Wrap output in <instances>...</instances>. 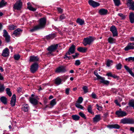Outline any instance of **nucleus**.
Here are the masks:
<instances>
[{
    "instance_id": "1",
    "label": "nucleus",
    "mask_w": 134,
    "mask_h": 134,
    "mask_svg": "<svg viewBox=\"0 0 134 134\" xmlns=\"http://www.w3.org/2000/svg\"><path fill=\"white\" fill-rule=\"evenodd\" d=\"M46 23V20L45 18H41L39 21V23L38 25L34 27L30 30L31 32L35 31L37 30L42 29L45 27Z\"/></svg>"
},
{
    "instance_id": "2",
    "label": "nucleus",
    "mask_w": 134,
    "mask_h": 134,
    "mask_svg": "<svg viewBox=\"0 0 134 134\" xmlns=\"http://www.w3.org/2000/svg\"><path fill=\"white\" fill-rule=\"evenodd\" d=\"M58 45L57 44L52 45L49 47L47 49L48 52L47 54L49 56L53 55V52L57 48Z\"/></svg>"
},
{
    "instance_id": "3",
    "label": "nucleus",
    "mask_w": 134,
    "mask_h": 134,
    "mask_svg": "<svg viewBox=\"0 0 134 134\" xmlns=\"http://www.w3.org/2000/svg\"><path fill=\"white\" fill-rule=\"evenodd\" d=\"M95 39V38L91 36L85 38L83 42V43L84 46H86L87 44H91Z\"/></svg>"
},
{
    "instance_id": "4",
    "label": "nucleus",
    "mask_w": 134,
    "mask_h": 134,
    "mask_svg": "<svg viewBox=\"0 0 134 134\" xmlns=\"http://www.w3.org/2000/svg\"><path fill=\"white\" fill-rule=\"evenodd\" d=\"M120 123L123 124H134V120L130 118H125L121 119Z\"/></svg>"
},
{
    "instance_id": "5",
    "label": "nucleus",
    "mask_w": 134,
    "mask_h": 134,
    "mask_svg": "<svg viewBox=\"0 0 134 134\" xmlns=\"http://www.w3.org/2000/svg\"><path fill=\"white\" fill-rule=\"evenodd\" d=\"M22 3L21 0H19L17 1L14 6V9L17 10H20L21 8Z\"/></svg>"
},
{
    "instance_id": "6",
    "label": "nucleus",
    "mask_w": 134,
    "mask_h": 134,
    "mask_svg": "<svg viewBox=\"0 0 134 134\" xmlns=\"http://www.w3.org/2000/svg\"><path fill=\"white\" fill-rule=\"evenodd\" d=\"M126 4L130 9L134 10V2L132 0H126Z\"/></svg>"
},
{
    "instance_id": "7",
    "label": "nucleus",
    "mask_w": 134,
    "mask_h": 134,
    "mask_svg": "<svg viewBox=\"0 0 134 134\" xmlns=\"http://www.w3.org/2000/svg\"><path fill=\"white\" fill-rule=\"evenodd\" d=\"M115 114L117 115L118 117H123L125 116L126 115V113L124 111L121 110V109H120V110L116 112Z\"/></svg>"
},
{
    "instance_id": "8",
    "label": "nucleus",
    "mask_w": 134,
    "mask_h": 134,
    "mask_svg": "<svg viewBox=\"0 0 134 134\" xmlns=\"http://www.w3.org/2000/svg\"><path fill=\"white\" fill-rule=\"evenodd\" d=\"M38 65L37 64L35 63L32 64L31 66L30 70L32 73L35 72L37 70Z\"/></svg>"
},
{
    "instance_id": "9",
    "label": "nucleus",
    "mask_w": 134,
    "mask_h": 134,
    "mask_svg": "<svg viewBox=\"0 0 134 134\" xmlns=\"http://www.w3.org/2000/svg\"><path fill=\"white\" fill-rule=\"evenodd\" d=\"M88 3L90 5L93 7H98L100 5L99 3L95 2L92 0H89L88 1Z\"/></svg>"
},
{
    "instance_id": "10",
    "label": "nucleus",
    "mask_w": 134,
    "mask_h": 134,
    "mask_svg": "<svg viewBox=\"0 0 134 134\" xmlns=\"http://www.w3.org/2000/svg\"><path fill=\"white\" fill-rule=\"evenodd\" d=\"M110 30L113 33V36L114 37L117 36L116 29L115 26H112L110 28Z\"/></svg>"
},
{
    "instance_id": "11",
    "label": "nucleus",
    "mask_w": 134,
    "mask_h": 134,
    "mask_svg": "<svg viewBox=\"0 0 134 134\" xmlns=\"http://www.w3.org/2000/svg\"><path fill=\"white\" fill-rule=\"evenodd\" d=\"M98 79L100 80V83L105 85H108L109 83V81L105 80L104 77H102L101 76L97 79V80Z\"/></svg>"
},
{
    "instance_id": "12",
    "label": "nucleus",
    "mask_w": 134,
    "mask_h": 134,
    "mask_svg": "<svg viewBox=\"0 0 134 134\" xmlns=\"http://www.w3.org/2000/svg\"><path fill=\"white\" fill-rule=\"evenodd\" d=\"M9 50L7 48H5L3 51L2 55L3 56L6 57L9 56Z\"/></svg>"
},
{
    "instance_id": "13",
    "label": "nucleus",
    "mask_w": 134,
    "mask_h": 134,
    "mask_svg": "<svg viewBox=\"0 0 134 134\" xmlns=\"http://www.w3.org/2000/svg\"><path fill=\"white\" fill-rule=\"evenodd\" d=\"M22 109L25 112H27L29 109L28 105L26 104H24L22 105Z\"/></svg>"
},
{
    "instance_id": "14",
    "label": "nucleus",
    "mask_w": 134,
    "mask_h": 134,
    "mask_svg": "<svg viewBox=\"0 0 134 134\" xmlns=\"http://www.w3.org/2000/svg\"><path fill=\"white\" fill-rule=\"evenodd\" d=\"M16 101V96L15 94H14L12 96L10 101V104L13 107L15 106Z\"/></svg>"
},
{
    "instance_id": "15",
    "label": "nucleus",
    "mask_w": 134,
    "mask_h": 134,
    "mask_svg": "<svg viewBox=\"0 0 134 134\" xmlns=\"http://www.w3.org/2000/svg\"><path fill=\"white\" fill-rule=\"evenodd\" d=\"M108 12V10L104 9H100L99 11V14L102 15H105L107 14Z\"/></svg>"
},
{
    "instance_id": "16",
    "label": "nucleus",
    "mask_w": 134,
    "mask_h": 134,
    "mask_svg": "<svg viewBox=\"0 0 134 134\" xmlns=\"http://www.w3.org/2000/svg\"><path fill=\"white\" fill-rule=\"evenodd\" d=\"M66 70L65 68L63 66H61L57 68L56 70V72H65Z\"/></svg>"
},
{
    "instance_id": "17",
    "label": "nucleus",
    "mask_w": 134,
    "mask_h": 134,
    "mask_svg": "<svg viewBox=\"0 0 134 134\" xmlns=\"http://www.w3.org/2000/svg\"><path fill=\"white\" fill-rule=\"evenodd\" d=\"M21 30L20 29H17L15 30L12 34L13 37H14L15 36H18L20 34V32L21 31Z\"/></svg>"
},
{
    "instance_id": "18",
    "label": "nucleus",
    "mask_w": 134,
    "mask_h": 134,
    "mask_svg": "<svg viewBox=\"0 0 134 134\" xmlns=\"http://www.w3.org/2000/svg\"><path fill=\"white\" fill-rule=\"evenodd\" d=\"M107 127L110 129L114 128L118 129L120 128V126L117 124H115L108 125Z\"/></svg>"
},
{
    "instance_id": "19",
    "label": "nucleus",
    "mask_w": 134,
    "mask_h": 134,
    "mask_svg": "<svg viewBox=\"0 0 134 134\" xmlns=\"http://www.w3.org/2000/svg\"><path fill=\"white\" fill-rule=\"evenodd\" d=\"M124 68L127 71L129 72L132 76L134 77V74L132 71V68L130 69L128 66L126 65L124 66Z\"/></svg>"
},
{
    "instance_id": "20",
    "label": "nucleus",
    "mask_w": 134,
    "mask_h": 134,
    "mask_svg": "<svg viewBox=\"0 0 134 134\" xmlns=\"http://www.w3.org/2000/svg\"><path fill=\"white\" fill-rule=\"evenodd\" d=\"M39 58L37 57L31 56L30 57V61L31 62H34L38 60Z\"/></svg>"
},
{
    "instance_id": "21",
    "label": "nucleus",
    "mask_w": 134,
    "mask_h": 134,
    "mask_svg": "<svg viewBox=\"0 0 134 134\" xmlns=\"http://www.w3.org/2000/svg\"><path fill=\"white\" fill-rule=\"evenodd\" d=\"M129 18L130 22L131 23H134V14L132 12H131L129 16Z\"/></svg>"
},
{
    "instance_id": "22",
    "label": "nucleus",
    "mask_w": 134,
    "mask_h": 134,
    "mask_svg": "<svg viewBox=\"0 0 134 134\" xmlns=\"http://www.w3.org/2000/svg\"><path fill=\"white\" fill-rule=\"evenodd\" d=\"M30 101L31 103L34 105H36L38 103V101L37 99L33 97L30 98Z\"/></svg>"
},
{
    "instance_id": "23",
    "label": "nucleus",
    "mask_w": 134,
    "mask_h": 134,
    "mask_svg": "<svg viewBox=\"0 0 134 134\" xmlns=\"http://www.w3.org/2000/svg\"><path fill=\"white\" fill-rule=\"evenodd\" d=\"M27 8L30 10L32 11L33 12L35 11L36 9L32 7L31 5V3L30 2H29L27 3Z\"/></svg>"
},
{
    "instance_id": "24",
    "label": "nucleus",
    "mask_w": 134,
    "mask_h": 134,
    "mask_svg": "<svg viewBox=\"0 0 134 134\" xmlns=\"http://www.w3.org/2000/svg\"><path fill=\"white\" fill-rule=\"evenodd\" d=\"M100 116L99 115H96L93 118V120L94 122H97L101 120Z\"/></svg>"
},
{
    "instance_id": "25",
    "label": "nucleus",
    "mask_w": 134,
    "mask_h": 134,
    "mask_svg": "<svg viewBox=\"0 0 134 134\" xmlns=\"http://www.w3.org/2000/svg\"><path fill=\"white\" fill-rule=\"evenodd\" d=\"M1 101L4 104H6L7 103V99L4 96H2L0 98Z\"/></svg>"
},
{
    "instance_id": "26",
    "label": "nucleus",
    "mask_w": 134,
    "mask_h": 134,
    "mask_svg": "<svg viewBox=\"0 0 134 134\" xmlns=\"http://www.w3.org/2000/svg\"><path fill=\"white\" fill-rule=\"evenodd\" d=\"M55 37V35L54 34H49L46 37V39L47 40L52 39Z\"/></svg>"
},
{
    "instance_id": "27",
    "label": "nucleus",
    "mask_w": 134,
    "mask_h": 134,
    "mask_svg": "<svg viewBox=\"0 0 134 134\" xmlns=\"http://www.w3.org/2000/svg\"><path fill=\"white\" fill-rule=\"evenodd\" d=\"M75 46L74 45H72L69 48V51L70 52L71 54H73L75 52Z\"/></svg>"
},
{
    "instance_id": "28",
    "label": "nucleus",
    "mask_w": 134,
    "mask_h": 134,
    "mask_svg": "<svg viewBox=\"0 0 134 134\" xmlns=\"http://www.w3.org/2000/svg\"><path fill=\"white\" fill-rule=\"evenodd\" d=\"M134 48V46H132V45H129V43H128V45L124 49L126 51H127L129 49H133Z\"/></svg>"
},
{
    "instance_id": "29",
    "label": "nucleus",
    "mask_w": 134,
    "mask_h": 134,
    "mask_svg": "<svg viewBox=\"0 0 134 134\" xmlns=\"http://www.w3.org/2000/svg\"><path fill=\"white\" fill-rule=\"evenodd\" d=\"M76 22L80 25H82L84 24V21L83 20L78 18L76 20Z\"/></svg>"
},
{
    "instance_id": "30",
    "label": "nucleus",
    "mask_w": 134,
    "mask_h": 134,
    "mask_svg": "<svg viewBox=\"0 0 134 134\" xmlns=\"http://www.w3.org/2000/svg\"><path fill=\"white\" fill-rule=\"evenodd\" d=\"M61 82V80L59 77L57 78L55 80V83L57 85L60 84Z\"/></svg>"
},
{
    "instance_id": "31",
    "label": "nucleus",
    "mask_w": 134,
    "mask_h": 134,
    "mask_svg": "<svg viewBox=\"0 0 134 134\" xmlns=\"http://www.w3.org/2000/svg\"><path fill=\"white\" fill-rule=\"evenodd\" d=\"M87 49L86 48H83L82 47H80L78 48L77 49V50L80 52H85Z\"/></svg>"
},
{
    "instance_id": "32",
    "label": "nucleus",
    "mask_w": 134,
    "mask_h": 134,
    "mask_svg": "<svg viewBox=\"0 0 134 134\" xmlns=\"http://www.w3.org/2000/svg\"><path fill=\"white\" fill-rule=\"evenodd\" d=\"M56 99H54L51 101L50 105L51 107H52V108L54 105L56 104Z\"/></svg>"
},
{
    "instance_id": "33",
    "label": "nucleus",
    "mask_w": 134,
    "mask_h": 134,
    "mask_svg": "<svg viewBox=\"0 0 134 134\" xmlns=\"http://www.w3.org/2000/svg\"><path fill=\"white\" fill-rule=\"evenodd\" d=\"M7 2L4 1H1L0 2V8L2 7L7 4Z\"/></svg>"
},
{
    "instance_id": "34",
    "label": "nucleus",
    "mask_w": 134,
    "mask_h": 134,
    "mask_svg": "<svg viewBox=\"0 0 134 134\" xmlns=\"http://www.w3.org/2000/svg\"><path fill=\"white\" fill-rule=\"evenodd\" d=\"M73 119L74 120H78L80 118V116L77 115H73L72 116Z\"/></svg>"
},
{
    "instance_id": "35",
    "label": "nucleus",
    "mask_w": 134,
    "mask_h": 134,
    "mask_svg": "<svg viewBox=\"0 0 134 134\" xmlns=\"http://www.w3.org/2000/svg\"><path fill=\"white\" fill-rule=\"evenodd\" d=\"M5 89L3 84H1L0 82V93L3 92Z\"/></svg>"
},
{
    "instance_id": "36",
    "label": "nucleus",
    "mask_w": 134,
    "mask_h": 134,
    "mask_svg": "<svg viewBox=\"0 0 134 134\" xmlns=\"http://www.w3.org/2000/svg\"><path fill=\"white\" fill-rule=\"evenodd\" d=\"M108 42L110 43H113L115 42V39L111 37H110L108 39Z\"/></svg>"
},
{
    "instance_id": "37",
    "label": "nucleus",
    "mask_w": 134,
    "mask_h": 134,
    "mask_svg": "<svg viewBox=\"0 0 134 134\" xmlns=\"http://www.w3.org/2000/svg\"><path fill=\"white\" fill-rule=\"evenodd\" d=\"M80 104V103H76L75 104V106L78 108L83 109L84 108Z\"/></svg>"
},
{
    "instance_id": "38",
    "label": "nucleus",
    "mask_w": 134,
    "mask_h": 134,
    "mask_svg": "<svg viewBox=\"0 0 134 134\" xmlns=\"http://www.w3.org/2000/svg\"><path fill=\"white\" fill-rule=\"evenodd\" d=\"M6 91L9 97L11 96L12 93L10 91V88H7L6 89Z\"/></svg>"
},
{
    "instance_id": "39",
    "label": "nucleus",
    "mask_w": 134,
    "mask_h": 134,
    "mask_svg": "<svg viewBox=\"0 0 134 134\" xmlns=\"http://www.w3.org/2000/svg\"><path fill=\"white\" fill-rule=\"evenodd\" d=\"M16 27L13 25L11 24L9 25V28L10 30H14L16 28Z\"/></svg>"
},
{
    "instance_id": "40",
    "label": "nucleus",
    "mask_w": 134,
    "mask_h": 134,
    "mask_svg": "<svg viewBox=\"0 0 134 134\" xmlns=\"http://www.w3.org/2000/svg\"><path fill=\"white\" fill-rule=\"evenodd\" d=\"M113 1L116 6H118L120 4L119 0H113Z\"/></svg>"
},
{
    "instance_id": "41",
    "label": "nucleus",
    "mask_w": 134,
    "mask_h": 134,
    "mask_svg": "<svg viewBox=\"0 0 134 134\" xmlns=\"http://www.w3.org/2000/svg\"><path fill=\"white\" fill-rule=\"evenodd\" d=\"M112 60H108L107 62L106 65L108 66L109 67L110 65H112Z\"/></svg>"
},
{
    "instance_id": "42",
    "label": "nucleus",
    "mask_w": 134,
    "mask_h": 134,
    "mask_svg": "<svg viewBox=\"0 0 134 134\" xmlns=\"http://www.w3.org/2000/svg\"><path fill=\"white\" fill-rule=\"evenodd\" d=\"M82 88L84 91V93H86L88 92V89L87 86H83Z\"/></svg>"
},
{
    "instance_id": "43",
    "label": "nucleus",
    "mask_w": 134,
    "mask_h": 134,
    "mask_svg": "<svg viewBox=\"0 0 134 134\" xmlns=\"http://www.w3.org/2000/svg\"><path fill=\"white\" fill-rule=\"evenodd\" d=\"M129 105L130 106L133 107L134 109V100L130 101L129 103Z\"/></svg>"
},
{
    "instance_id": "44",
    "label": "nucleus",
    "mask_w": 134,
    "mask_h": 134,
    "mask_svg": "<svg viewBox=\"0 0 134 134\" xmlns=\"http://www.w3.org/2000/svg\"><path fill=\"white\" fill-rule=\"evenodd\" d=\"M118 15L120 16L122 19H124L126 16H125L123 14L121 13H119L118 14Z\"/></svg>"
},
{
    "instance_id": "45",
    "label": "nucleus",
    "mask_w": 134,
    "mask_h": 134,
    "mask_svg": "<svg viewBox=\"0 0 134 134\" xmlns=\"http://www.w3.org/2000/svg\"><path fill=\"white\" fill-rule=\"evenodd\" d=\"M116 69L118 70H120L122 67V65L120 63H119L116 66Z\"/></svg>"
},
{
    "instance_id": "46",
    "label": "nucleus",
    "mask_w": 134,
    "mask_h": 134,
    "mask_svg": "<svg viewBox=\"0 0 134 134\" xmlns=\"http://www.w3.org/2000/svg\"><path fill=\"white\" fill-rule=\"evenodd\" d=\"M87 110L91 114H92V108L91 105L88 106V107Z\"/></svg>"
},
{
    "instance_id": "47",
    "label": "nucleus",
    "mask_w": 134,
    "mask_h": 134,
    "mask_svg": "<svg viewBox=\"0 0 134 134\" xmlns=\"http://www.w3.org/2000/svg\"><path fill=\"white\" fill-rule=\"evenodd\" d=\"M83 98L82 97H79L78 99L77 103H81L83 101Z\"/></svg>"
},
{
    "instance_id": "48",
    "label": "nucleus",
    "mask_w": 134,
    "mask_h": 134,
    "mask_svg": "<svg viewBox=\"0 0 134 134\" xmlns=\"http://www.w3.org/2000/svg\"><path fill=\"white\" fill-rule=\"evenodd\" d=\"M125 60L128 61H130L131 60H132L134 62V57H130L128 58H126L125 59Z\"/></svg>"
},
{
    "instance_id": "49",
    "label": "nucleus",
    "mask_w": 134,
    "mask_h": 134,
    "mask_svg": "<svg viewBox=\"0 0 134 134\" xmlns=\"http://www.w3.org/2000/svg\"><path fill=\"white\" fill-rule=\"evenodd\" d=\"M3 36L4 37H5L8 36H9L8 33L5 30H3Z\"/></svg>"
},
{
    "instance_id": "50",
    "label": "nucleus",
    "mask_w": 134,
    "mask_h": 134,
    "mask_svg": "<svg viewBox=\"0 0 134 134\" xmlns=\"http://www.w3.org/2000/svg\"><path fill=\"white\" fill-rule=\"evenodd\" d=\"M79 115L82 118H83L84 119H86V118L85 115L82 113L80 112L79 113Z\"/></svg>"
},
{
    "instance_id": "51",
    "label": "nucleus",
    "mask_w": 134,
    "mask_h": 134,
    "mask_svg": "<svg viewBox=\"0 0 134 134\" xmlns=\"http://www.w3.org/2000/svg\"><path fill=\"white\" fill-rule=\"evenodd\" d=\"M20 55L18 54L14 55V58L16 60H18L20 58Z\"/></svg>"
},
{
    "instance_id": "52",
    "label": "nucleus",
    "mask_w": 134,
    "mask_h": 134,
    "mask_svg": "<svg viewBox=\"0 0 134 134\" xmlns=\"http://www.w3.org/2000/svg\"><path fill=\"white\" fill-rule=\"evenodd\" d=\"M81 63V62L80 60H77L75 61V64L76 65L78 66Z\"/></svg>"
},
{
    "instance_id": "53",
    "label": "nucleus",
    "mask_w": 134,
    "mask_h": 134,
    "mask_svg": "<svg viewBox=\"0 0 134 134\" xmlns=\"http://www.w3.org/2000/svg\"><path fill=\"white\" fill-rule=\"evenodd\" d=\"M65 16L64 14H62L60 16V21H61L62 20L64 19L65 18Z\"/></svg>"
},
{
    "instance_id": "54",
    "label": "nucleus",
    "mask_w": 134,
    "mask_h": 134,
    "mask_svg": "<svg viewBox=\"0 0 134 134\" xmlns=\"http://www.w3.org/2000/svg\"><path fill=\"white\" fill-rule=\"evenodd\" d=\"M91 96L93 98L97 99V98L96 94L93 92L92 93Z\"/></svg>"
},
{
    "instance_id": "55",
    "label": "nucleus",
    "mask_w": 134,
    "mask_h": 134,
    "mask_svg": "<svg viewBox=\"0 0 134 134\" xmlns=\"http://www.w3.org/2000/svg\"><path fill=\"white\" fill-rule=\"evenodd\" d=\"M96 106L97 107V109L99 110H102V107L101 106H100L98 104H96Z\"/></svg>"
},
{
    "instance_id": "56",
    "label": "nucleus",
    "mask_w": 134,
    "mask_h": 134,
    "mask_svg": "<svg viewBox=\"0 0 134 134\" xmlns=\"http://www.w3.org/2000/svg\"><path fill=\"white\" fill-rule=\"evenodd\" d=\"M6 41L7 42H9L10 40V36L9 35L5 37Z\"/></svg>"
},
{
    "instance_id": "57",
    "label": "nucleus",
    "mask_w": 134,
    "mask_h": 134,
    "mask_svg": "<svg viewBox=\"0 0 134 134\" xmlns=\"http://www.w3.org/2000/svg\"><path fill=\"white\" fill-rule=\"evenodd\" d=\"M94 74L97 77V79L100 76L98 74V73L97 72L94 71Z\"/></svg>"
},
{
    "instance_id": "58",
    "label": "nucleus",
    "mask_w": 134,
    "mask_h": 134,
    "mask_svg": "<svg viewBox=\"0 0 134 134\" xmlns=\"http://www.w3.org/2000/svg\"><path fill=\"white\" fill-rule=\"evenodd\" d=\"M70 90V89L69 88H67L65 90V93H66L67 94H69V91Z\"/></svg>"
},
{
    "instance_id": "59",
    "label": "nucleus",
    "mask_w": 134,
    "mask_h": 134,
    "mask_svg": "<svg viewBox=\"0 0 134 134\" xmlns=\"http://www.w3.org/2000/svg\"><path fill=\"white\" fill-rule=\"evenodd\" d=\"M52 108V107L50 105V104L46 105L45 107L43 109L45 110L46 108Z\"/></svg>"
},
{
    "instance_id": "60",
    "label": "nucleus",
    "mask_w": 134,
    "mask_h": 134,
    "mask_svg": "<svg viewBox=\"0 0 134 134\" xmlns=\"http://www.w3.org/2000/svg\"><path fill=\"white\" fill-rule=\"evenodd\" d=\"M79 54L77 53H75V55H73L72 56L73 57V58L74 59H75L79 55Z\"/></svg>"
},
{
    "instance_id": "61",
    "label": "nucleus",
    "mask_w": 134,
    "mask_h": 134,
    "mask_svg": "<svg viewBox=\"0 0 134 134\" xmlns=\"http://www.w3.org/2000/svg\"><path fill=\"white\" fill-rule=\"evenodd\" d=\"M112 74L111 72L107 73L106 74V75L108 76L111 77L112 76Z\"/></svg>"
},
{
    "instance_id": "62",
    "label": "nucleus",
    "mask_w": 134,
    "mask_h": 134,
    "mask_svg": "<svg viewBox=\"0 0 134 134\" xmlns=\"http://www.w3.org/2000/svg\"><path fill=\"white\" fill-rule=\"evenodd\" d=\"M114 102L117 105L119 106L120 107V105L119 103L117 100H115Z\"/></svg>"
},
{
    "instance_id": "63",
    "label": "nucleus",
    "mask_w": 134,
    "mask_h": 134,
    "mask_svg": "<svg viewBox=\"0 0 134 134\" xmlns=\"http://www.w3.org/2000/svg\"><path fill=\"white\" fill-rule=\"evenodd\" d=\"M57 9L59 13H62L63 12V10L60 8H57Z\"/></svg>"
},
{
    "instance_id": "64",
    "label": "nucleus",
    "mask_w": 134,
    "mask_h": 134,
    "mask_svg": "<svg viewBox=\"0 0 134 134\" xmlns=\"http://www.w3.org/2000/svg\"><path fill=\"white\" fill-rule=\"evenodd\" d=\"M112 77L115 79L118 78V77L115 74L112 75Z\"/></svg>"
}]
</instances>
